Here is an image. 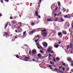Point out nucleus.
<instances>
[{
  "label": "nucleus",
  "instance_id": "nucleus-61",
  "mask_svg": "<svg viewBox=\"0 0 73 73\" xmlns=\"http://www.w3.org/2000/svg\"><path fill=\"white\" fill-rule=\"evenodd\" d=\"M2 16V14H0V17H1Z\"/></svg>",
  "mask_w": 73,
  "mask_h": 73
},
{
  "label": "nucleus",
  "instance_id": "nucleus-9",
  "mask_svg": "<svg viewBox=\"0 0 73 73\" xmlns=\"http://www.w3.org/2000/svg\"><path fill=\"white\" fill-rule=\"evenodd\" d=\"M36 50H32V53L33 54H36Z\"/></svg>",
  "mask_w": 73,
  "mask_h": 73
},
{
  "label": "nucleus",
  "instance_id": "nucleus-11",
  "mask_svg": "<svg viewBox=\"0 0 73 73\" xmlns=\"http://www.w3.org/2000/svg\"><path fill=\"white\" fill-rule=\"evenodd\" d=\"M62 33L64 35H66L67 34L66 32L64 30L62 31Z\"/></svg>",
  "mask_w": 73,
  "mask_h": 73
},
{
  "label": "nucleus",
  "instance_id": "nucleus-13",
  "mask_svg": "<svg viewBox=\"0 0 73 73\" xmlns=\"http://www.w3.org/2000/svg\"><path fill=\"white\" fill-rule=\"evenodd\" d=\"M60 58L59 57H57L56 58V61H60Z\"/></svg>",
  "mask_w": 73,
  "mask_h": 73
},
{
  "label": "nucleus",
  "instance_id": "nucleus-28",
  "mask_svg": "<svg viewBox=\"0 0 73 73\" xmlns=\"http://www.w3.org/2000/svg\"><path fill=\"white\" fill-rule=\"evenodd\" d=\"M38 38V39L36 40H35V41L36 42H37V41H38V39H39V38Z\"/></svg>",
  "mask_w": 73,
  "mask_h": 73
},
{
  "label": "nucleus",
  "instance_id": "nucleus-15",
  "mask_svg": "<svg viewBox=\"0 0 73 73\" xmlns=\"http://www.w3.org/2000/svg\"><path fill=\"white\" fill-rule=\"evenodd\" d=\"M8 23H7L6 25L5 26L4 29H7V26H8Z\"/></svg>",
  "mask_w": 73,
  "mask_h": 73
},
{
  "label": "nucleus",
  "instance_id": "nucleus-62",
  "mask_svg": "<svg viewBox=\"0 0 73 73\" xmlns=\"http://www.w3.org/2000/svg\"><path fill=\"white\" fill-rule=\"evenodd\" d=\"M62 70H65V68H63Z\"/></svg>",
  "mask_w": 73,
  "mask_h": 73
},
{
  "label": "nucleus",
  "instance_id": "nucleus-42",
  "mask_svg": "<svg viewBox=\"0 0 73 73\" xmlns=\"http://www.w3.org/2000/svg\"><path fill=\"white\" fill-rule=\"evenodd\" d=\"M20 26H20V27H23V26L22 25V24H21V23H20Z\"/></svg>",
  "mask_w": 73,
  "mask_h": 73
},
{
  "label": "nucleus",
  "instance_id": "nucleus-32",
  "mask_svg": "<svg viewBox=\"0 0 73 73\" xmlns=\"http://www.w3.org/2000/svg\"><path fill=\"white\" fill-rule=\"evenodd\" d=\"M53 61L54 62H56V58H54Z\"/></svg>",
  "mask_w": 73,
  "mask_h": 73
},
{
  "label": "nucleus",
  "instance_id": "nucleus-23",
  "mask_svg": "<svg viewBox=\"0 0 73 73\" xmlns=\"http://www.w3.org/2000/svg\"><path fill=\"white\" fill-rule=\"evenodd\" d=\"M24 58H25V59H26V58H27V59H30V58L27 57H25Z\"/></svg>",
  "mask_w": 73,
  "mask_h": 73
},
{
  "label": "nucleus",
  "instance_id": "nucleus-47",
  "mask_svg": "<svg viewBox=\"0 0 73 73\" xmlns=\"http://www.w3.org/2000/svg\"><path fill=\"white\" fill-rule=\"evenodd\" d=\"M1 2L2 3H3V0H1Z\"/></svg>",
  "mask_w": 73,
  "mask_h": 73
},
{
  "label": "nucleus",
  "instance_id": "nucleus-18",
  "mask_svg": "<svg viewBox=\"0 0 73 73\" xmlns=\"http://www.w3.org/2000/svg\"><path fill=\"white\" fill-rule=\"evenodd\" d=\"M50 64H51V65H54V62H53L52 63V61H50Z\"/></svg>",
  "mask_w": 73,
  "mask_h": 73
},
{
  "label": "nucleus",
  "instance_id": "nucleus-10",
  "mask_svg": "<svg viewBox=\"0 0 73 73\" xmlns=\"http://www.w3.org/2000/svg\"><path fill=\"white\" fill-rule=\"evenodd\" d=\"M70 48H72L73 47V44L72 43L70 44Z\"/></svg>",
  "mask_w": 73,
  "mask_h": 73
},
{
  "label": "nucleus",
  "instance_id": "nucleus-46",
  "mask_svg": "<svg viewBox=\"0 0 73 73\" xmlns=\"http://www.w3.org/2000/svg\"><path fill=\"white\" fill-rule=\"evenodd\" d=\"M23 60V61H28V60L27 59H25V60Z\"/></svg>",
  "mask_w": 73,
  "mask_h": 73
},
{
  "label": "nucleus",
  "instance_id": "nucleus-19",
  "mask_svg": "<svg viewBox=\"0 0 73 73\" xmlns=\"http://www.w3.org/2000/svg\"><path fill=\"white\" fill-rule=\"evenodd\" d=\"M67 49L68 50L69 48H70V46L69 45H68L67 46Z\"/></svg>",
  "mask_w": 73,
  "mask_h": 73
},
{
  "label": "nucleus",
  "instance_id": "nucleus-16",
  "mask_svg": "<svg viewBox=\"0 0 73 73\" xmlns=\"http://www.w3.org/2000/svg\"><path fill=\"white\" fill-rule=\"evenodd\" d=\"M47 20L48 21H52V20L51 19H47Z\"/></svg>",
  "mask_w": 73,
  "mask_h": 73
},
{
  "label": "nucleus",
  "instance_id": "nucleus-1",
  "mask_svg": "<svg viewBox=\"0 0 73 73\" xmlns=\"http://www.w3.org/2000/svg\"><path fill=\"white\" fill-rule=\"evenodd\" d=\"M42 36L44 37H45L47 36V33L46 32L42 31L41 32Z\"/></svg>",
  "mask_w": 73,
  "mask_h": 73
},
{
  "label": "nucleus",
  "instance_id": "nucleus-7",
  "mask_svg": "<svg viewBox=\"0 0 73 73\" xmlns=\"http://www.w3.org/2000/svg\"><path fill=\"white\" fill-rule=\"evenodd\" d=\"M35 15H36V16H38V18H39V19H40L41 18V17H40V16L38 15V11H35Z\"/></svg>",
  "mask_w": 73,
  "mask_h": 73
},
{
  "label": "nucleus",
  "instance_id": "nucleus-48",
  "mask_svg": "<svg viewBox=\"0 0 73 73\" xmlns=\"http://www.w3.org/2000/svg\"><path fill=\"white\" fill-rule=\"evenodd\" d=\"M62 65H64V66H66V65H65V63H63Z\"/></svg>",
  "mask_w": 73,
  "mask_h": 73
},
{
  "label": "nucleus",
  "instance_id": "nucleus-27",
  "mask_svg": "<svg viewBox=\"0 0 73 73\" xmlns=\"http://www.w3.org/2000/svg\"><path fill=\"white\" fill-rule=\"evenodd\" d=\"M40 52L41 53H44V51L40 50Z\"/></svg>",
  "mask_w": 73,
  "mask_h": 73
},
{
  "label": "nucleus",
  "instance_id": "nucleus-17",
  "mask_svg": "<svg viewBox=\"0 0 73 73\" xmlns=\"http://www.w3.org/2000/svg\"><path fill=\"white\" fill-rule=\"evenodd\" d=\"M55 48H58V46H59V45L56 44L55 45Z\"/></svg>",
  "mask_w": 73,
  "mask_h": 73
},
{
  "label": "nucleus",
  "instance_id": "nucleus-58",
  "mask_svg": "<svg viewBox=\"0 0 73 73\" xmlns=\"http://www.w3.org/2000/svg\"><path fill=\"white\" fill-rule=\"evenodd\" d=\"M32 60L33 61H35V59H33Z\"/></svg>",
  "mask_w": 73,
  "mask_h": 73
},
{
  "label": "nucleus",
  "instance_id": "nucleus-44",
  "mask_svg": "<svg viewBox=\"0 0 73 73\" xmlns=\"http://www.w3.org/2000/svg\"><path fill=\"white\" fill-rule=\"evenodd\" d=\"M58 68H59V69H61V68H62V66H60L58 67Z\"/></svg>",
  "mask_w": 73,
  "mask_h": 73
},
{
  "label": "nucleus",
  "instance_id": "nucleus-25",
  "mask_svg": "<svg viewBox=\"0 0 73 73\" xmlns=\"http://www.w3.org/2000/svg\"><path fill=\"white\" fill-rule=\"evenodd\" d=\"M26 34V31H25L23 33V36H25V35Z\"/></svg>",
  "mask_w": 73,
  "mask_h": 73
},
{
  "label": "nucleus",
  "instance_id": "nucleus-52",
  "mask_svg": "<svg viewBox=\"0 0 73 73\" xmlns=\"http://www.w3.org/2000/svg\"><path fill=\"white\" fill-rule=\"evenodd\" d=\"M69 12V10L68 9H67L66 11V13H68Z\"/></svg>",
  "mask_w": 73,
  "mask_h": 73
},
{
  "label": "nucleus",
  "instance_id": "nucleus-20",
  "mask_svg": "<svg viewBox=\"0 0 73 73\" xmlns=\"http://www.w3.org/2000/svg\"><path fill=\"white\" fill-rule=\"evenodd\" d=\"M50 52L51 53H52V54H54V51L52 50H51Z\"/></svg>",
  "mask_w": 73,
  "mask_h": 73
},
{
  "label": "nucleus",
  "instance_id": "nucleus-8",
  "mask_svg": "<svg viewBox=\"0 0 73 73\" xmlns=\"http://www.w3.org/2000/svg\"><path fill=\"white\" fill-rule=\"evenodd\" d=\"M35 31V29H34L32 31L30 32V33H29V34L30 35H33V33H34Z\"/></svg>",
  "mask_w": 73,
  "mask_h": 73
},
{
  "label": "nucleus",
  "instance_id": "nucleus-21",
  "mask_svg": "<svg viewBox=\"0 0 73 73\" xmlns=\"http://www.w3.org/2000/svg\"><path fill=\"white\" fill-rule=\"evenodd\" d=\"M12 23L13 25H14L15 24L16 22L15 21H12Z\"/></svg>",
  "mask_w": 73,
  "mask_h": 73
},
{
  "label": "nucleus",
  "instance_id": "nucleus-6",
  "mask_svg": "<svg viewBox=\"0 0 73 73\" xmlns=\"http://www.w3.org/2000/svg\"><path fill=\"white\" fill-rule=\"evenodd\" d=\"M67 60L68 61H69V62H71L72 61V58H70V57H68L67 58Z\"/></svg>",
  "mask_w": 73,
  "mask_h": 73
},
{
  "label": "nucleus",
  "instance_id": "nucleus-36",
  "mask_svg": "<svg viewBox=\"0 0 73 73\" xmlns=\"http://www.w3.org/2000/svg\"><path fill=\"white\" fill-rule=\"evenodd\" d=\"M31 50H30L29 51V54H31Z\"/></svg>",
  "mask_w": 73,
  "mask_h": 73
},
{
  "label": "nucleus",
  "instance_id": "nucleus-38",
  "mask_svg": "<svg viewBox=\"0 0 73 73\" xmlns=\"http://www.w3.org/2000/svg\"><path fill=\"white\" fill-rule=\"evenodd\" d=\"M41 0H39V2L38 3V5H39V4H40V3H39H39H41Z\"/></svg>",
  "mask_w": 73,
  "mask_h": 73
},
{
  "label": "nucleus",
  "instance_id": "nucleus-3",
  "mask_svg": "<svg viewBox=\"0 0 73 73\" xmlns=\"http://www.w3.org/2000/svg\"><path fill=\"white\" fill-rule=\"evenodd\" d=\"M53 48L52 46H49V48L47 49V51L48 52H50L51 51V50H52Z\"/></svg>",
  "mask_w": 73,
  "mask_h": 73
},
{
  "label": "nucleus",
  "instance_id": "nucleus-57",
  "mask_svg": "<svg viewBox=\"0 0 73 73\" xmlns=\"http://www.w3.org/2000/svg\"><path fill=\"white\" fill-rule=\"evenodd\" d=\"M61 42L60 41H59L58 42V44H61Z\"/></svg>",
  "mask_w": 73,
  "mask_h": 73
},
{
  "label": "nucleus",
  "instance_id": "nucleus-59",
  "mask_svg": "<svg viewBox=\"0 0 73 73\" xmlns=\"http://www.w3.org/2000/svg\"><path fill=\"white\" fill-rule=\"evenodd\" d=\"M6 1H7V2H8L9 1V0H5Z\"/></svg>",
  "mask_w": 73,
  "mask_h": 73
},
{
  "label": "nucleus",
  "instance_id": "nucleus-14",
  "mask_svg": "<svg viewBox=\"0 0 73 73\" xmlns=\"http://www.w3.org/2000/svg\"><path fill=\"white\" fill-rule=\"evenodd\" d=\"M58 20V18H55L54 19V21L55 22L57 21Z\"/></svg>",
  "mask_w": 73,
  "mask_h": 73
},
{
  "label": "nucleus",
  "instance_id": "nucleus-24",
  "mask_svg": "<svg viewBox=\"0 0 73 73\" xmlns=\"http://www.w3.org/2000/svg\"><path fill=\"white\" fill-rule=\"evenodd\" d=\"M46 31H47V29H44V30H41V31H42V32H44V31L46 32Z\"/></svg>",
  "mask_w": 73,
  "mask_h": 73
},
{
  "label": "nucleus",
  "instance_id": "nucleus-45",
  "mask_svg": "<svg viewBox=\"0 0 73 73\" xmlns=\"http://www.w3.org/2000/svg\"><path fill=\"white\" fill-rule=\"evenodd\" d=\"M71 65L73 64V61H71Z\"/></svg>",
  "mask_w": 73,
  "mask_h": 73
},
{
  "label": "nucleus",
  "instance_id": "nucleus-5",
  "mask_svg": "<svg viewBox=\"0 0 73 73\" xmlns=\"http://www.w3.org/2000/svg\"><path fill=\"white\" fill-rule=\"evenodd\" d=\"M54 6L55 7V8H56L55 9V11H56V10L58 9V7L57 6V3H55L54 5Z\"/></svg>",
  "mask_w": 73,
  "mask_h": 73
},
{
  "label": "nucleus",
  "instance_id": "nucleus-43",
  "mask_svg": "<svg viewBox=\"0 0 73 73\" xmlns=\"http://www.w3.org/2000/svg\"><path fill=\"white\" fill-rule=\"evenodd\" d=\"M49 57H51V56H52V54H49Z\"/></svg>",
  "mask_w": 73,
  "mask_h": 73
},
{
  "label": "nucleus",
  "instance_id": "nucleus-55",
  "mask_svg": "<svg viewBox=\"0 0 73 73\" xmlns=\"http://www.w3.org/2000/svg\"><path fill=\"white\" fill-rule=\"evenodd\" d=\"M20 26H19L17 28L18 29H20Z\"/></svg>",
  "mask_w": 73,
  "mask_h": 73
},
{
  "label": "nucleus",
  "instance_id": "nucleus-60",
  "mask_svg": "<svg viewBox=\"0 0 73 73\" xmlns=\"http://www.w3.org/2000/svg\"><path fill=\"white\" fill-rule=\"evenodd\" d=\"M48 60H51V58H49V59H48Z\"/></svg>",
  "mask_w": 73,
  "mask_h": 73
},
{
  "label": "nucleus",
  "instance_id": "nucleus-26",
  "mask_svg": "<svg viewBox=\"0 0 73 73\" xmlns=\"http://www.w3.org/2000/svg\"><path fill=\"white\" fill-rule=\"evenodd\" d=\"M58 6H61V3H60V2H58Z\"/></svg>",
  "mask_w": 73,
  "mask_h": 73
},
{
  "label": "nucleus",
  "instance_id": "nucleus-37",
  "mask_svg": "<svg viewBox=\"0 0 73 73\" xmlns=\"http://www.w3.org/2000/svg\"><path fill=\"white\" fill-rule=\"evenodd\" d=\"M66 26L67 27H69V24H66Z\"/></svg>",
  "mask_w": 73,
  "mask_h": 73
},
{
  "label": "nucleus",
  "instance_id": "nucleus-63",
  "mask_svg": "<svg viewBox=\"0 0 73 73\" xmlns=\"http://www.w3.org/2000/svg\"><path fill=\"white\" fill-rule=\"evenodd\" d=\"M43 57H44V58H46V56H43Z\"/></svg>",
  "mask_w": 73,
  "mask_h": 73
},
{
  "label": "nucleus",
  "instance_id": "nucleus-12",
  "mask_svg": "<svg viewBox=\"0 0 73 73\" xmlns=\"http://www.w3.org/2000/svg\"><path fill=\"white\" fill-rule=\"evenodd\" d=\"M37 56H38V57H39V58H41V54H40V53L38 54Z\"/></svg>",
  "mask_w": 73,
  "mask_h": 73
},
{
  "label": "nucleus",
  "instance_id": "nucleus-22",
  "mask_svg": "<svg viewBox=\"0 0 73 73\" xmlns=\"http://www.w3.org/2000/svg\"><path fill=\"white\" fill-rule=\"evenodd\" d=\"M62 13H59L57 15V17L59 16V15H61Z\"/></svg>",
  "mask_w": 73,
  "mask_h": 73
},
{
  "label": "nucleus",
  "instance_id": "nucleus-33",
  "mask_svg": "<svg viewBox=\"0 0 73 73\" xmlns=\"http://www.w3.org/2000/svg\"><path fill=\"white\" fill-rule=\"evenodd\" d=\"M35 24L34 23H32L31 24V25H32V26H33V25H35Z\"/></svg>",
  "mask_w": 73,
  "mask_h": 73
},
{
  "label": "nucleus",
  "instance_id": "nucleus-2",
  "mask_svg": "<svg viewBox=\"0 0 73 73\" xmlns=\"http://www.w3.org/2000/svg\"><path fill=\"white\" fill-rule=\"evenodd\" d=\"M9 34L8 32H5L4 33V34L3 35V36H8L9 37Z\"/></svg>",
  "mask_w": 73,
  "mask_h": 73
},
{
  "label": "nucleus",
  "instance_id": "nucleus-53",
  "mask_svg": "<svg viewBox=\"0 0 73 73\" xmlns=\"http://www.w3.org/2000/svg\"><path fill=\"white\" fill-rule=\"evenodd\" d=\"M54 15L55 16H57V14H54Z\"/></svg>",
  "mask_w": 73,
  "mask_h": 73
},
{
  "label": "nucleus",
  "instance_id": "nucleus-34",
  "mask_svg": "<svg viewBox=\"0 0 73 73\" xmlns=\"http://www.w3.org/2000/svg\"><path fill=\"white\" fill-rule=\"evenodd\" d=\"M55 70H56L57 71H59V69L57 68H55L54 69Z\"/></svg>",
  "mask_w": 73,
  "mask_h": 73
},
{
  "label": "nucleus",
  "instance_id": "nucleus-41",
  "mask_svg": "<svg viewBox=\"0 0 73 73\" xmlns=\"http://www.w3.org/2000/svg\"><path fill=\"white\" fill-rule=\"evenodd\" d=\"M16 57L17 58H19V56L18 55H16Z\"/></svg>",
  "mask_w": 73,
  "mask_h": 73
},
{
  "label": "nucleus",
  "instance_id": "nucleus-49",
  "mask_svg": "<svg viewBox=\"0 0 73 73\" xmlns=\"http://www.w3.org/2000/svg\"><path fill=\"white\" fill-rule=\"evenodd\" d=\"M10 19H13V17H10Z\"/></svg>",
  "mask_w": 73,
  "mask_h": 73
},
{
  "label": "nucleus",
  "instance_id": "nucleus-40",
  "mask_svg": "<svg viewBox=\"0 0 73 73\" xmlns=\"http://www.w3.org/2000/svg\"><path fill=\"white\" fill-rule=\"evenodd\" d=\"M63 10L64 11V12H65V11H66V9L64 8L63 9Z\"/></svg>",
  "mask_w": 73,
  "mask_h": 73
},
{
  "label": "nucleus",
  "instance_id": "nucleus-50",
  "mask_svg": "<svg viewBox=\"0 0 73 73\" xmlns=\"http://www.w3.org/2000/svg\"><path fill=\"white\" fill-rule=\"evenodd\" d=\"M18 38V37L17 36H15V38Z\"/></svg>",
  "mask_w": 73,
  "mask_h": 73
},
{
  "label": "nucleus",
  "instance_id": "nucleus-35",
  "mask_svg": "<svg viewBox=\"0 0 73 73\" xmlns=\"http://www.w3.org/2000/svg\"><path fill=\"white\" fill-rule=\"evenodd\" d=\"M59 72H61L62 71V69L61 68H59Z\"/></svg>",
  "mask_w": 73,
  "mask_h": 73
},
{
  "label": "nucleus",
  "instance_id": "nucleus-39",
  "mask_svg": "<svg viewBox=\"0 0 73 73\" xmlns=\"http://www.w3.org/2000/svg\"><path fill=\"white\" fill-rule=\"evenodd\" d=\"M52 66H53V67H56V65H52Z\"/></svg>",
  "mask_w": 73,
  "mask_h": 73
},
{
  "label": "nucleus",
  "instance_id": "nucleus-4",
  "mask_svg": "<svg viewBox=\"0 0 73 73\" xmlns=\"http://www.w3.org/2000/svg\"><path fill=\"white\" fill-rule=\"evenodd\" d=\"M44 42H43L42 43V44L44 46V48H47V46H48V44L47 43H44Z\"/></svg>",
  "mask_w": 73,
  "mask_h": 73
},
{
  "label": "nucleus",
  "instance_id": "nucleus-64",
  "mask_svg": "<svg viewBox=\"0 0 73 73\" xmlns=\"http://www.w3.org/2000/svg\"><path fill=\"white\" fill-rule=\"evenodd\" d=\"M46 54H48V51H46Z\"/></svg>",
  "mask_w": 73,
  "mask_h": 73
},
{
  "label": "nucleus",
  "instance_id": "nucleus-51",
  "mask_svg": "<svg viewBox=\"0 0 73 73\" xmlns=\"http://www.w3.org/2000/svg\"><path fill=\"white\" fill-rule=\"evenodd\" d=\"M64 17H65V18H67V17H68V16H64Z\"/></svg>",
  "mask_w": 73,
  "mask_h": 73
},
{
  "label": "nucleus",
  "instance_id": "nucleus-29",
  "mask_svg": "<svg viewBox=\"0 0 73 73\" xmlns=\"http://www.w3.org/2000/svg\"><path fill=\"white\" fill-rule=\"evenodd\" d=\"M49 67L50 69H52V65H50V66H49Z\"/></svg>",
  "mask_w": 73,
  "mask_h": 73
},
{
  "label": "nucleus",
  "instance_id": "nucleus-56",
  "mask_svg": "<svg viewBox=\"0 0 73 73\" xmlns=\"http://www.w3.org/2000/svg\"><path fill=\"white\" fill-rule=\"evenodd\" d=\"M49 66H50V65H47V67H48V68H49Z\"/></svg>",
  "mask_w": 73,
  "mask_h": 73
},
{
  "label": "nucleus",
  "instance_id": "nucleus-30",
  "mask_svg": "<svg viewBox=\"0 0 73 73\" xmlns=\"http://www.w3.org/2000/svg\"><path fill=\"white\" fill-rule=\"evenodd\" d=\"M61 35H62V33L61 32L60 33L58 34V35L59 36H60Z\"/></svg>",
  "mask_w": 73,
  "mask_h": 73
},
{
  "label": "nucleus",
  "instance_id": "nucleus-54",
  "mask_svg": "<svg viewBox=\"0 0 73 73\" xmlns=\"http://www.w3.org/2000/svg\"><path fill=\"white\" fill-rule=\"evenodd\" d=\"M15 32H16V33H17V32H17V30H16L15 31Z\"/></svg>",
  "mask_w": 73,
  "mask_h": 73
},
{
  "label": "nucleus",
  "instance_id": "nucleus-31",
  "mask_svg": "<svg viewBox=\"0 0 73 73\" xmlns=\"http://www.w3.org/2000/svg\"><path fill=\"white\" fill-rule=\"evenodd\" d=\"M60 21L62 22H63V21H64V19H63V18H61L60 20Z\"/></svg>",
  "mask_w": 73,
  "mask_h": 73
}]
</instances>
